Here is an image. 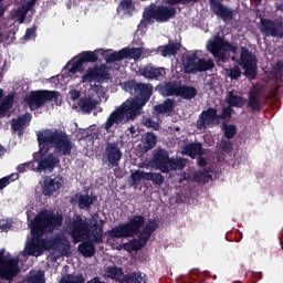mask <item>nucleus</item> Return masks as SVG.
<instances>
[{"label":"nucleus","instance_id":"nucleus-36","mask_svg":"<svg viewBox=\"0 0 283 283\" xmlns=\"http://www.w3.org/2000/svg\"><path fill=\"white\" fill-rule=\"evenodd\" d=\"M213 67H216V63H213V60H207L205 57H201L197 61L195 74H197V72H208V70H213Z\"/></svg>","mask_w":283,"mask_h":283},{"label":"nucleus","instance_id":"nucleus-54","mask_svg":"<svg viewBox=\"0 0 283 283\" xmlns=\"http://www.w3.org/2000/svg\"><path fill=\"white\" fill-rule=\"evenodd\" d=\"M1 105H3L7 109H12V105H14V94L13 93H10L8 94Z\"/></svg>","mask_w":283,"mask_h":283},{"label":"nucleus","instance_id":"nucleus-12","mask_svg":"<svg viewBox=\"0 0 283 283\" xmlns=\"http://www.w3.org/2000/svg\"><path fill=\"white\" fill-rule=\"evenodd\" d=\"M103 156L106 158L108 167L114 169V167H118V164L123 159V151L117 142H108L106 143Z\"/></svg>","mask_w":283,"mask_h":283},{"label":"nucleus","instance_id":"nucleus-43","mask_svg":"<svg viewBox=\"0 0 283 283\" xmlns=\"http://www.w3.org/2000/svg\"><path fill=\"white\" fill-rule=\"evenodd\" d=\"M156 143H158V138L154 133H147L144 142V149L149 151V149H154L156 147Z\"/></svg>","mask_w":283,"mask_h":283},{"label":"nucleus","instance_id":"nucleus-19","mask_svg":"<svg viewBox=\"0 0 283 283\" xmlns=\"http://www.w3.org/2000/svg\"><path fill=\"white\" fill-rule=\"evenodd\" d=\"M139 72L144 78H148L150 81H163V78L167 76V70L165 67H158L151 64L140 69Z\"/></svg>","mask_w":283,"mask_h":283},{"label":"nucleus","instance_id":"nucleus-48","mask_svg":"<svg viewBox=\"0 0 283 283\" xmlns=\"http://www.w3.org/2000/svg\"><path fill=\"white\" fill-rule=\"evenodd\" d=\"M46 249L48 251H60L61 250V235L55 239L46 240Z\"/></svg>","mask_w":283,"mask_h":283},{"label":"nucleus","instance_id":"nucleus-64","mask_svg":"<svg viewBox=\"0 0 283 283\" xmlns=\"http://www.w3.org/2000/svg\"><path fill=\"white\" fill-rule=\"evenodd\" d=\"M71 101H78L81 97V92L76 90L70 91Z\"/></svg>","mask_w":283,"mask_h":283},{"label":"nucleus","instance_id":"nucleus-51","mask_svg":"<svg viewBox=\"0 0 283 283\" xmlns=\"http://www.w3.org/2000/svg\"><path fill=\"white\" fill-rule=\"evenodd\" d=\"M219 148L224 154H231L233 151V144L229 139H222L219 144Z\"/></svg>","mask_w":283,"mask_h":283},{"label":"nucleus","instance_id":"nucleus-23","mask_svg":"<svg viewBox=\"0 0 283 283\" xmlns=\"http://www.w3.org/2000/svg\"><path fill=\"white\" fill-rule=\"evenodd\" d=\"M248 107L252 112H262V101L260 99V90L252 88L248 93Z\"/></svg>","mask_w":283,"mask_h":283},{"label":"nucleus","instance_id":"nucleus-27","mask_svg":"<svg viewBox=\"0 0 283 283\" xmlns=\"http://www.w3.org/2000/svg\"><path fill=\"white\" fill-rule=\"evenodd\" d=\"M145 247H147V244L143 242L140 237H138V239H133L127 243L118 245L117 251L124 249L127 253H132L133 251H140V249H145Z\"/></svg>","mask_w":283,"mask_h":283},{"label":"nucleus","instance_id":"nucleus-34","mask_svg":"<svg viewBox=\"0 0 283 283\" xmlns=\"http://www.w3.org/2000/svg\"><path fill=\"white\" fill-rule=\"evenodd\" d=\"M226 101L230 107H244V97L233 94V91L228 92Z\"/></svg>","mask_w":283,"mask_h":283},{"label":"nucleus","instance_id":"nucleus-1","mask_svg":"<svg viewBox=\"0 0 283 283\" xmlns=\"http://www.w3.org/2000/svg\"><path fill=\"white\" fill-rule=\"evenodd\" d=\"M66 231L67 234L71 235L74 244L82 242L77 247V251L83 258H93L96 253V245L94 244H103L102 229H98L97 224L90 227L87 218H83V216L78 213H75L73 218L69 220Z\"/></svg>","mask_w":283,"mask_h":283},{"label":"nucleus","instance_id":"nucleus-58","mask_svg":"<svg viewBox=\"0 0 283 283\" xmlns=\"http://www.w3.org/2000/svg\"><path fill=\"white\" fill-rule=\"evenodd\" d=\"M145 126L146 127H150L151 129H154V132H159L160 130V124L151 118H147L145 120Z\"/></svg>","mask_w":283,"mask_h":283},{"label":"nucleus","instance_id":"nucleus-61","mask_svg":"<svg viewBox=\"0 0 283 283\" xmlns=\"http://www.w3.org/2000/svg\"><path fill=\"white\" fill-rule=\"evenodd\" d=\"M10 180H12L11 176L2 177L0 179V191H3V189L10 185Z\"/></svg>","mask_w":283,"mask_h":283},{"label":"nucleus","instance_id":"nucleus-14","mask_svg":"<svg viewBox=\"0 0 283 283\" xmlns=\"http://www.w3.org/2000/svg\"><path fill=\"white\" fill-rule=\"evenodd\" d=\"M109 77L107 69L98 67V64H95L92 67H88L86 72L82 75L81 83H98V81H105Z\"/></svg>","mask_w":283,"mask_h":283},{"label":"nucleus","instance_id":"nucleus-16","mask_svg":"<svg viewBox=\"0 0 283 283\" xmlns=\"http://www.w3.org/2000/svg\"><path fill=\"white\" fill-rule=\"evenodd\" d=\"M169 151L165 148H158L153 157V166L159 169L161 174H169Z\"/></svg>","mask_w":283,"mask_h":283},{"label":"nucleus","instance_id":"nucleus-37","mask_svg":"<svg viewBox=\"0 0 283 283\" xmlns=\"http://www.w3.org/2000/svg\"><path fill=\"white\" fill-rule=\"evenodd\" d=\"M109 51H103L102 56L105 59L106 63H116V61H124L125 55L123 49L119 50L118 52H113L111 54H107Z\"/></svg>","mask_w":283,"mask_h":283},{"label":"nucleus","instance_id":"nucleus-28","mask_svg":"<svg viewBox=\"0 0 283 283\" xmlns=\"http://www.w3.org/2000/svg\"><path fill=\"white\" fill-rule=\"evenodd\" d=\"M184 154L193 159L196 156L205 155V148H202V144L200 143H190L184 147Z\"/></svg>","mask_w":283,"mask_h":283},{"label":"nucleus","instance_id":"nucleus-13","mask_svg":"<svg viewBox=\"0 0 283 283\" xmlns=\"http://www.w3.org/2000/svg\"><path fill=\"white\" fill-rule=\"evenodd\" d=\"M19 260L17 259H4L0 264V280H8L12 282L20 273Z\"/></svg>","mask_w":283,"mask_h":283},{"label":"nucleus","instance_id":"nucleus-17","mask_svg":"<svg viewBox=\"0 0 283 283\" xmlns=\"http://www.w3.org/2000/svg\"><path fill=\"white\" fill-rule=\"evenodd\" d=\"M210 10L216 17H220V19H223L224 21L233 20V9L224 6L218 0H210Z\"/></svg>","mask_w":283,"mask_h":283},{"label":"nucleus","instance_id":"nucleus-4","mask_svg":"<svg viewBox=\"0 0 283 283\" xmlns=\"http://www.w3.org/2000/svg\"><path fill=\"white\" fill-rule=\"evenodd\" d=\"M36 138L41 156H45L50 151V145H53L56 156H72L74 143H72L67 133L61 129L48 128L36 133Z\"/></svg>","mask_w":283,"mask_h":283},{"label":"nucleus","instance_id":"nucleus-2","mask_svg":"<svg viewBox=\"0 0 283 283\" xmlns=\"http://www.w3.org/2000/svg\"><path fill=\"white\" fill-rule=\"evenodd\" d=\"M63 214L53 211L43 210L40 211L35 218L31 221V233L33 235L32 240L28 245L29 255H39L42 251L48 249V242L41 239L45 233H52L54 229L63 227Z\"/></svg>","mask_w":283,"mask_h":283},{"label":"nucleus","instance_id":"nucleus-55","mask_svg":"<svg viewBox=\"0 0 283 283\" xmlns=\"http://www.w3.org/2000/svg\"><path fill=\"white\" fill-rule=\"evenodd\" d=\"M1 105H3L7 109H12V105H14V94L13 93H10L8 94Z\"/></svg>","mask_w":283,"mask_h":283},{"label":"nucleus","instance_id":"nucleus-31","mask_svg":"<svg viewBox=\"0 0 283 283\" xmlns=\"http://www.w3.org/2000/svg\"><path fill=\"white\" fill-rule=\"evenodd\" d=\"M187 167V159L182 157H170L168 160V169L169 171H182Z\"/></svg>","mask_w":283,"mask_h":283},{"label":"nucleus","instance_id":"nucleus-22","mask_svg":"<svg viewBox=\"0 0 283 283\" xmlns=\"http://www.w3.org/2000/svg\"><path fill=\"white\" fill-rule=\"evenodd\" d=\"M181 48L182 44L179 42L169 41L168 44L158 46L157 52L164 56V59H167V56H176Z\"/></svg>","mask_w":283,"mask_h":283},{"label":"nucleus","instance_id":"nucleus-8","mask_svg":"<svg viewBox=\"0 0 283 283\" xmlns=\"http://www.w3.org/2000/svg\"><path fill=\"white\" fill-rule=\"evenodd\" d=\"M124 90L129 92L132 96L138 98L143 102V104L149 103V98H151V94H154V85L138 83L136 80H130L124 83Z\"/></svg>","mask_w":283,"mask_h":283},{"label":"nucleus","instance_id":"nucleus-5","mask_svg":"<svg viewBox=\"0 0 283 283\" xmlns=\"http://www.w3.org/2000/svg\"><path fill=\"white\" fill-rule=\"evenodd\" d=\"M146 105L147 104H143L142 99H138V97H134L132 101L123 104L109 114L104 124V129L109 134L114 125H123V123L134 120L136 116H140V112Z\"/></svg>","mask_w":283,"mask_h":283},{"label":"nucleus","instance_id":"nucleus-52","mask_svg":"<svg viewBox=\"0 0 283 283\" xmlns=\"http://www.w3.org/2000/svg\"><path fill=\"white\" fill-rule=\"evenodd\" d=\"M233 115V108L231 106L223 107L221 111V115H218V118L221 120H230Z\"/></svg>","mask_w":283,"mask_h":283},{"label":"nucleus","instance_id":"nucleus-29","mask_svg":"<svg viewBox=\"0 0 283 283\" xmlns=\"http://www.w3.org/2000/svg\"><path fill=\"white\" fill-rule=\"evenodd\" d=\"M96 105H98V103L96 102V99H94L93 97H82L78 101V107L81 108L82 112H84V114H92V112H94V109H96Z\"/></svg>","mask_w":283,"mask_h":283},{"label":"nucleus","instance_id":"nucleus-44","mask_svg":"<svg viewBox=\"0 0 283 283\" xmlns=\"http://www.w3.org/2000/svg\"><path fill=\"white\" fill-rule=\"evenodd\" d=\"M222 130L228 140H231V138H234L235 134H238V127L233 124L228 125L227 122L222 123Z\"/></svg>","mask_w":283,"mask_h":283},{"label":"nucleus","instance_id":"nucleus-59","mask_svg":"<svg viewBox=\"0 0 283 283\" xmlns=\"http://www.w3.org/2000/svg\"><path fill=\"white\" fill-rule=\"evenodd\" d=\"M34 167V164L32 161L21 164L17 167V171L19 174H25V171H30V168Z\"/></svg>","mask_w":283,"mask_h":283},{"label":"nucleus","instance_id":"nucleus-41","mask_svg":"<svg viewBox=\"0 0 283 283\" xmlns=\"http://www.w3.org/2000/svg\"><path fill=\"white\" fill-rule=\"evenodd\" d=\"M179 90H180V85L166 83L161 88V94L164 96H178Z\"/></svg>","mask_w":283,"mask_h":283},{"label":"nucleus","instance_id":"nucleus-20","mask_svg":"<svg viewBox=\"0 0 283 283\" xmlns=\"http://www.w3.org/2000/svg\"><path fill=\"white\" fill-rule=\"evenodd\" d=\"M95 200H96V197L77 192L71 197L70 203L73 206L77 205L78 209H84L85 211H90Z\"/></svg>","mask_w":283,"mask_h":283},{"label":"nucleus","instance_id":"nucleus-30","mask_svg":"<svg viewBox=\"0 0 283 283\" xmlns=\"http://www.w3.org/2000/svg\"><path fill=\"white\" fill-rule=\"evenodd\" d=\"M178 96L184 101H193L195 96H198V90L189 85H179Z\"/></svg>","mask_w":283,"mask_h":283},{"label":"nucleus","instance_id":"nucleus-32","mask_svg":"<svg viewBox=\"0 0 283 283\" xmlns=\"http://www.w3.org/2000/svg\"><path fill=\"white\" fill-rule=\"evenodd\" d=\"M105 273L106 277H108L109 280H114V282L120 281V277L125 275V273L123 272V268L116 265L106 266Z\"/></svg>","mask_w":283,"mask_h":283},{"label":"nucleus","instance_id":"nucleus-33","mask_svg":"<svg viewBox=\"0 0 283 283\" xmlns=\"http://www.w3.org/2000/svg\"><path fill=\"white\" fill-rule=\"evenodd\" d=\"M124 282L125 283H147V275L143 272H130L128 274H124Z\"/></svg>","mask_w":283,"mask_h":283},{"label":"nucleus","instance_id":"nucleus-7","mask_svg":"<svg viewBox=\"0 0 283 283\" xmlns=\"http://www.w3.org/2000/svg\"><path fill=\"white\" fill-rule=\"evenodd\" d=\"M59 96H61L59 91H32L24 97V102L31 112H36V109H41L44 104L51 103V101H59Z\"/></svg>","mask_w":283,"mask_h":283},{"label":"nucleus","instance_id":"nucleus-25","mask_svg":"<svg viewBox=\"0 0 283 283\" xmlns=\"http://www.w3.org/2000/svg\"><path fill=\"white\" fill-rule=\"evenodd\" d=\"M198 53L187 54L182 59L184 71L186 74H196L198 65Z\"/></svg>","mask_w":283,"mask_h":283},{"label":"nucleus","instance_id":"nucleus-24","mask_svg":"<svg viewBox=\"0 0 283 283\" xmlns=\"http://www.w3.org/2000/svg\"><path fill=\"white\" fill-rule=\"evenodd\" d=\"M59 163H61V159L51 153L39 161L36 171H45V169H50L52 171Z\"/></svg>","mask_w":283,"mask_h":283},{"label":"nucleus","instance_id":"nucleus-35","mask_svg":"<svg viewBox=\"0 0 283 283\" xmlns=\"http://www.w3.org/2000/svg\"><path fill=\"white\" fill-rule=\"evenodd\" d=\"M78 59L84 63H96L98 61V49L95 51H83L78 54Z\"/></svg>","mask_w":283,"mask_h":283},{"label":"nucleus","instance_id":"nucleus-15","mask_svg":"<svg viewBox=\"0 0 283 283\" xmlns=\"http://www.w3.org/2000/svg\"><path fill=\"white\" fill-rule=\"evenodd\" d=\"M218 120V108L208 107L202 111L197 119V129H207L208 127H213Z\"/></svg>","mask_w":283,"mask_h":283},{"label":"nucleus","instance_id":"nucleus-9","mask_svg":"<svg viewBox=\"0 0 283 283\" xmlns=\"http://www.w3.org/2000/svg\"><path fill=\"white\" fill-rule=\"evenodd\" d=\"M239 65H241L242 70H244V76H247L250 81H255L258 76V59L251 54V51H249L247 46L241 48Z\"/></svg>","mask_w":283,"mask_h":283},{"label":"nucleus","instance_id":"nucleus-39","mask_svg":"<svg viewBox=\"0 0 283 283\" xmlns=\"http://www.w3.org/2000/svg\"><path fill=\"white\" fill-rule=\"evenodd\" d=\"M122 50L124 52V59H133V61H138V59L143 56V49L140 48H124Z\"/></svg>","mask_w":283,"mask_h":283},{"label":"nucleus","instance_id":"nucleus-21","mask_svg":"<svg viewBox=\"0 0 283 283\" xmlns=\"http://www.w3.org/2000/svg\"><path fill=\"white\" fill-rule=\"evenodd\" d=\"M31 120L32 114L25 113L17 119H12L11 129H13V132H18V136H23V134H25V127L30 125Z\"/></svg>","mask_w":283,"mask_h":283},{"label":"nucleus","instance_id":"nucleus-60","mask_svg":"<svg viewBox=\"0 0 283 283\" xmlns=\"http://www.w3.org/2000/svg\"><path fill=\"white\" fill-rule=\"evenodd\" d=\"M36 38V25H33L32 28L27 29L24 39H35Z\"/></svg>","mask_w":283,"mask_h":283},{"label":"nucleus","instance_id":"nucleus-3","mask_svg":"<svg viewBox=\"0 0 283 283\" xmlns=\"http://www.w3.org/2000/svg\"><path fill=\"white\" fill-rule=\"evenodd\" d=\"M145 216L143 214H135L128 219V221L124 223H119L118 226L114 227L113 229L107 231L108 238L113 240H120L124 238H136V235L142 239V242L147 244L151 239V235L156 233V230L159 227L157 219H149L148 223L145 226Z\"/></svg>","mask_w":283,"mask_h":283},{"label":"nucleus","instance_id":"nucleus-49","mask_svg":"<svg viewBox=\"0 0 283 283\" xmlns=\"http://www.w3.org/2000/svg\"><path fill=\"white\" fill-rule=\"evenodd\" d=\"M72 249V244L70 243V240L65 235H61L60 240V251L61 253H70V250Z\"/></svg>","mask_w":283,"mask_h":283},{"label":"nucleus","instance_id":"nucleus-38","mask_svg":"<svg viewBox=\"0 0 283 283\" xmlns=\"http://www.w3.org/2000/svg\"><path fill=\"white\" fill-rule=\"evenodd\" d=\"M24 283H45V274L42 270L30 272Z\"/></svg>","mask_w":283,"mask_h":283},{"label":"nucleus","instance_id":"nucleus-62","mask_svg":"<svg viewBox=\"0 0 283 283\" xmlns=\"http://www.w3.org/2000/svg\"><path fill=\"white\" fill-rule=\"evenodd\" d=\"M94 224L97 226V229H102V240H103V227H105V220H101L98 223V220L93 219L91 222H88V227H94Z\"/></svg>","mask_w":283,"mask_h":283},{"label":"nucleus","instance_id":"nucleus-10","mask_svg":"<svg viewBox=\"0 0 283 283\" xmlns=\"http://www.w3.org/2000/svg\"><path fill=\"white\" fill-rule=\"evenodd\" d=\"M260 32L263 36H273L274 39H283V21L280 19H260Z\"/></svg>","mask_w":283,"mask_h":283},{"label":"nucleus","instance_id":"nucleus-53","mask_svg":"<svg viewBox=\"0 0 283 283\" xmlns=\"http://www.w3.org/2000/svg\"><path fill=\"white\" fill-rule=\"evenodd\" d=\"M1 105H3L7 109H12V105H14V94L13 93H10L8 94Z\"/></svg>","mask_w":283,"mask_h":283},{"label":"nucleus","instance_id":"nucleus-47","mask_svg":"<svg viewBox=\"0 0 283 283\" xmlns=\"http://www.w3.org/2000/svg\"><path fill=\"white\" fill-rule=\"evenodd\" d=\"M226 74L231 78V81H238V78L242 76V70H240V66L234 65L230 69H226Z\"/></svg>","mask_w":283,"mask_h":283},{"label":"nucleus","instance_id":"nucleus-11","mask_svg":"<svg viewBox=\"0 0 283 283\" xmlns=\"http://www.w3.org/2000/svg\"><path fill=\"white\" fill-rule=\"evenodd\" d=\"M176 8L174 7L159 6L155 9L148 10L147 13H144V19H146V21L155 19L160 23H165L166 21H169V19H174V17H176Z\"/></svg>","mask_w":283,"mask_h":283},{"label":"nucleus","instance_id":"nucleus-40","mask_svg":"<svg viewBox=\"0 0 283 283\" xmlns=\"http://www.w3.org/2000/svg\"><path fill=\"white\" fill-rule=\"evenodd\" d=\"M146 180L153 182L157 187H163L165 185V176L160 172H146Z\"/></svg>","mask_w":283,"mask_h":283},{"label":"nucleus","instance_id":"nucleus-42","mask_svg":"<svg viewBox=\"0 0 283 283\" xmlns=\"http://www.w3.org/2000/svg\"><path fill=\"white\" fill-rule=\"evenodd\" d=\"M283 77V62L279 61L272 67V78L275 83H282Z\"/></svg>","mask_w":283,"mask_h":283},{"label":"nucleus","instance_id":"nucleus-63","mask_svg":"<svg viewBox=\"0 0 283 283\" xmlns=\"http://www.w3.org/2000/svg\"><path fill=\"white\" fill-rule=\"evenodd\" d=\"M119 6L122 10H132L133 8L132 0H123Z\"/></svg>","mask_w":283,"mask_h":283},{"label":"nucleus","instance_id":"nucleus-18","mask_svg":"<svg viewBox=\"0 0 283 283\" xmlns=\"http://www.w3.org/2000/svg\"><path fill=\"white\" fill-rule=\"evenodd\" d=\"M63 177L61 175L52 177H45L42 187L43 196H53L55 191H59L63 187Z\"/></svg>","mask_w":283,"mask_h":283},{"label":"nucleus","instance_id":"nucleus-57","mask_svg":"<svg viewBox=\"0 0 283 283\" xmlns=\"http://www.w3.org/2000/svg\"><path fill=\"white\" fill-rule=\"evenodd\" d=\"M14 17L18 19L19 23H23L25 21V17H28V11H25V9H18L14 11Z\"/></svg>","mask_w":283,"mask_h":283},{"label":"nucleus","instance_id":"nucleus-6","mask_svg":"<svg viewBox=\"0 0 283 283\" xmlns=\"http://www.w3.org/2000/svg\"><path fill=\"white\" fill-rule=\"evenodd\" d=\"M207 50L219 61L220 63H227L229 57L227 52L238 54V44H233L220 35H216L213 40H209L207 43Z\"/></svg>","mask_w":283,"mask_h":283},{"label":"nucleus","instance_id":"nucleus-26","mask_svg":"<svg viewBox=\"0 0 283 283\" xmlns=\"http://www.w3.org/2000/svg\"><path fill=\"white\" fill-rule=\"evenodd\" d=\"M176 108V102L171 98H166L164 103L154 106L156 114L171 116V113Z\"/></svg>","mask_w":283,"mask_h":283},{"label":"nucleus","instance_id":"nucleus-45","mask_svg":"<svg viewBox=\"0 0 283 283\" xmlns=\"http://www.w3.org/2000/svg\"><path fill=\"white\" fill-rule=\"evenodd\" d=\"M145 174H146V171H144V170H136L135 172H132L130 187H138V185H140L142 180H146Z\"/></svg>","mask_w":283,"mask_h":283},{"label":"nucleus","instance_id":"nucleus-46","mask_svg":"<svg viewBox=\"0 0 283 283\" xmlns=\"http://www.w3.org/2000/svg\"><path fill=\"white\" fill-rule=\"evenodd\" d=\"M60 283H85V276H83V274H78L76 276L73 274H67L62 277Z\"/></svg>","mask_w":283,"mask_h":283},{"label":"nucleus","instance_id":"nucleus-50","mask_svg":"<svg viewBox=\"0 0 283 283\" xmlns=\"http://www.w3.org/2000/svg\"><path fill=\"white\" fill-rule=\"evenodd\" d=\"M195 182H209V171L207 169L199 170L198 172L195 174L193 176Z\"/></svg>","mask_w":283,"mask_h":283},{"label":"nucleus","instance_id":"nucleus-56","mask_svg":"<svg viewBox=\"0 0 283 283\" xmlns=\"http://www.w3.org/2000/svg\"><path fill=\"white\" fill-rule=\"evenodd\" d=\"M83 62L77 57L70 69L71 74H76L77 72L83 71Z\"/></svg>","mask_w":283,"mask_h":283}]
</instances>
